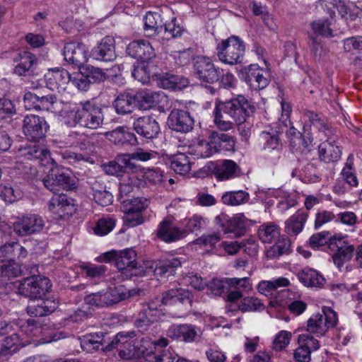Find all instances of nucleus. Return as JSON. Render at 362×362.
<instances>
[{"instance_id":"1","label":"nucleus","mask_w":362,"mask_h":362,"mask_svg":"<svg viewBox=\"0 0 362 362\" xmlns=\"http://www.w3.org/2000/svg\"><path fill=\"white\" fill-rule=\"evenodd\" d=\"M255 110L254 104L241 95L226 102L217 100L214 110V121L218 129L228 131L233 129L234 124H243Z\"/></svg>"},{"instance_id":"2","label":"nucleus","mask_w":362,"mask_h":362,"mask_svg":"<svg viewBox=\"0 0 362 362\" xmlns=\"http://www.w3.org/2000/svg\"><path fill=\"white\" fill-rule=\"evenodd\" d=\"M64 124L69 127H81L97 129L103 122L102 109L89 100L83 103L67 102L60 110Z\"/></svg>"},{"instance_id":"3","label":"nucleus","mask_w":362,"mask_h":362,"mask_svg":"<svg viewBox=\"0 0 362 362\" xmlns=\"http://www.w3.org/2000/svg\"><path fill=\"white\" fill-rule=\"evenodd\" d=\"M217 56L218 59L226 64L234 65L243 63L245 57V47L243 41L238 37L232 35L218 44Z\"/></svg>"},{"instance_id":"4","label":"nucleus","mask_w":362,"mask_h":362,"mask_svg":"<svg viewBox=\"0 0 362 362\" xmlns=\"http://www.w3.org/2000/svg\"><path fill=\"white\" fill-rule=\"evenodd\" d=\"M130 296L129 291L124 286H118L90 293L85 297L84 300L91 307L103 308L116 304Z\"/></svg>"},{"instance_id":"5","label":"nucleus","mask_w":362,"mask_h":362,"mask_svg":"<svg viewBox=\"0 0 362 362\" xmlns=\"http://www.w3.org/2000/svg\"><path fill=\"white\" fill-rule=\"evenodd\" d=\"M163 305V300L158 297L141 304L134 325L143 331L147 330L151 325L164 315Z\"/></svg>"},{"instance_id":"6","label":"nucleus","mask_w":362,"mask_h":362,"mask_svg":"<svg viewBox=\"0 0 362 362\" xmlns=\"http://www.w3.org/2000/svg\"><path fill=\"white\" fill-rule=\"evenodd\" d=\"M50 280L42 275H32L23 279L18 286V292L30 299L41 298L51 288Z\"/></svg>"},{"instance_id":"7","label":"nucleus","mask_w":362,"mask_h":362,"mask_svg":"<svg viewBox=\"0 0 362 362\" xmlns=\"http://www.w3.org/2000/svg\"><path fill=\"white\" fill-rule=\"evenodd\" d=\"M105 262H113L119 270L127 269L129 272L135 270L132 274H141V271H137L138 262H136V253L132 248L122 250H111L103 255L100 257Z\"/></svg>"},{"instance_id":"8","label":"nucleus","mask_w":362,"mask_h":362,"mask_svg":"<svg viewBox=\"0 0 362 362\" xmlns=\"http://www.w3.org/2000/svg\"><path fill=\"white\" fill-rule=\"evenodd\" d=\"M115 349H118L119 356L124 360L132 359L141 354L146 356L150 353L144 344L138 347L132 341L127 340V337L122 333L114 337L111 342L106 345L105 351H110Z\"/></svg>"},{"instance_id":"9","label":"nucleus","mask_w":362,"mask_h":362,"mask_svg":"<svg viewBox=\"0 0 362 362\" xmlns=\"http://www.w3.org/2000/svg\"><path fill=\"white\" fill-rule=\"evenodd\" d=\"M235 141L233 136L225 133L212 132L209 142H202L200 154L202 157H209L221 151H230L235 148Z\"/></svg>"},{"instance_id":"10","label":"nucleus","mask_w":362,"mask_h":362,"mask_svg":"<svg viewBox=\"0 0 362 362\" xmlns=\"http://www.w3.org/2000/svg\"><path fill=\"white\" fill-rule=\"evenodd\" d=\"M49 124L44 117L37 115H27L23 120L22 129L28 140L39 142L46 136Z\"/></svg>"},{"instance_id":"11","label":"nucleus","mask_w":362,"mask_h":362,"mask_svg":"<svg viewBox=\"0 0 362 362\" xmlns=\"http://www.w3.org/2000/svg\"><path fill=\"white\" fill-rule=\"evenodd\" d=\"M45 225V221L40 215L27 214L17 217L13 228L18 235L26 237L41 232Z\"/></svg>"},{"instance_id":"12","label":"nucleus","mask_w":362,"mask_h":362,"mask_svg":"<svg viewBox=\"0 0 362 362\" xmlns=\"http://www.w3.org/2000/svg\"><path fill=\"white\" fill-rule=\"evenodd\" d=\"M45 187L54 194L59 193L62 189L71 190L76 188L75 180L68 173L62 170L53 169L43 178Z\"/></svg>"},{"instance_id":"13","label":"nucleus","mask_w":362,"mask_h":362,"mask_svg":"<svg viewBox=\"0 0 362 362\" xmlns=\"http://www.w3.org/2000/svg\"><path fill=\"white\" fill-rule=\"evenodd\" d=\"M19 157L29 160H38L42 165H57L54 159L50 157L49 151L36 143H27L21 145L18 149Z\"/></svg>"},{"instance_id":"14","label":"nucleus","mask_w":362,"mask_h":362,"mask_svg":"<svg viewBox=\"0 0 362 362\" xmlns=\"http://www.w3.org/2000/svg\"><path fill=\"white\" fill-rule=\"evenodd\" d=\"M201 335V329L189 324L173 325L166 330L167 337L185 343L196 341Z\"/></svg>"},{"instance_id":"15","label":"nucleus","mask_w":362,"mask_h":362,"mask_svg":"<svg viewBox=\"0 0 362 362\" xmlns=\"http://www.w3.org/2000/svg\"><path fill=\"white\" fill-rule=\"evenodd\" d=\"M194 72L202 82L213 83L220 78L221 71L216 68L211 59L206 57H198L194 64Z\"/></svg>"},{"instance_id":"16","label":"nucleus","mask_w":362,"mask_h":362,"mask_svg":"<svg viewBox=\"0 0 362 362\" xmlns=\"http://www.w3.org/2000/svg\"><path fill=\"white\" fill-rule=\"evenodd\" d=\"M88 52V50L86 45L78 42L65 43L62 51L64 59L78 67L87 62Z\"/></svg>"},{"instance_id":"17","label":"nucleus","mask_w":362,"mask_h":362,"mask_svg":"<svg viewBox=\"0 0 362 362\" xmlns=\"http://www.w3.org/2000/svg\"><path fill=\"white\" fill-rule=\"evenodd\" d=\"M194 119L189 112L180 109L173 110L168 119V124L173 131L187 133L194 127Z\"/></svg>"},{"instance_id":"18","label":"nucleus","mask_w":362,"mask_h":362,"mask_svg":"<svg viewBox=\"0 0 362 362\" xmlns=\"http://www.w3.org/2000/svg\"><path fill=\"white\" fill-rule=\"evenodd\" d=\"M133 128L139 135L146 139L156 138L160 132L158 122L151 115L140 117L135 119Z\"/></svg>"},{"instance_id":"19","label":"nucleus","mask_w":362,"mask_h":362,"mask_svg":"<svg viewBox=\"0 0 362 362\" xmlns=\"http://www.w3.org/2000/svg\"><path fill=\"white\" fill-rule=\"evenodd\" d=\"M137 102L144 109L154 107L164 108L168 104V96L163 91L144 90L136 95Z\"/></svg>"},{"instance_id":"20","label":"nucleus","mask_w":362,"mask_h":362,"mask_svg":"<svg viewBox=\"0 0 362 362\" xmlns=\"http://www.w3.org/2000/svg\"><path fill=\"white\" fill-rule=\"evenodd\" d=\"M45 78L49 89L61 93L66 90L71 76L66 69L56 68L48 70L45 75Z\"/></svg>"},{"instance_id":"21","label":"nucleus","mask_w":362,"mask_h":362,"mask_svg":"<svg viewBox=\"0 0 362 362\" xmlns=\"http://www.w3.org/2000/svg\"><path fill=\"white\" fill-rule=\"evenodd\" d=\"M90 55L93 59L97 61H114L117 57L115 39L111 36L104 37L101 41L92 49Z\"/></svg>"},{"instance_id":"22","label":"nucleus","mask_w":362,"mask_h":362,"mask_svg":"<svg viewBox=\"0 0 362 362\" xmlns=\"http://www.w3.org/2000/svg\"><path fill=\"white\" fill-rule=\"evenodd\" d=\"M57 307L58 302L55 299L41 297L30 299L26 312L32 317H43L52 313Z\"/></svg>"},{"instance_id":"23","label":"nucleus","mask_w":362,"mask_h":362,"mask_svg":"<svg viewBox=\"0 0 362 362\" xmlns=\"http://www.w3.org/2000/svg\"><path fill=\"white\" fill-rule=\"evenodd\" d=\"M127 53L133 58L148 61L156 56L152 45L146 40L131 42L127 47Z\"/></svg>"},{"instance_id":"24","label":"nucleus","mask_w":362,"mask_h":362,"mask_svg":"<svg viewBox=\"0 0 362 362\" xmlns=\"http://www.w3.org/2000/svg\"><path fill=\"white\" fill-rule=\"evenodd\" d=\"M105 134L111 142L121 148L133 146L137 144L135 134L124 127H119L111 132H106Z\"/></svg>"},{"instance_id":"25","label":"nucleus","mask_w":362,"mask_h":362,"mask_svg":"<svg viewBox=\"0 0 362 362\" xmlns=\"http://www.w3.org/2000/svg\"><path fill=\"white\" fill-rule=\"evenodd\" d=\"M185 233L176 227L174 223L168 219L163 220L156 230V235L165 243H172L183 237Z\"/></svg>"},{"instance_id":"26","label":"nucleus","mask_w":362,"mask_h":362,"mask_svg":"<svg viewBox=\"0 0 362 362\" xmlns=\"http://www.w3.org/2000/svg\"><path fill=\"white\" fill-rule=\"evenodd\" d=\"M214 173L218 181L234 179L242 175L240 168L232 160H224L217 164Z\"/></svg>"},{"instance_id":"27","label":"nucleus","mask_w":362,"mask_h":362,"mask_svg":"<svg viewBox=\"0 0 362 362\" xmlns=\"http://www.w3.org/2000/svg\"><path fill=\"white\" fill-rule=\"evenodd\" d=\"M48 208L52 213L62 218L72 214L73 205L71 199L60 194L52 197L48 204Z\"/></svg>"},{"instance_id":"28","label":"nucleus","mask_w":362,"mask_h":362,"mask_svg":"<svg viewBox=\"0 0 362 362\" xmlns=\"http://www.w3.org/2000/svg\"><path fill=\"white\" fill-rule=\"evenodd\" d=\"M37 61L36 56L29 52L18 53L14 58V62L18 64L13 69V73L20 76L29 74Z\"/></svg>"},{"instance_id":"29","label":"nucleus","mask_w":362,"mask_h":362,"mask_svg":"<svg viewBox=\"0 0 362 362\" xmlns=\"http://www.w3.org/2000/svg\"><path fill=\"white\" fill-rule=\"evenodd\" d=\"M318 154L320 160L327 163H334L341 158V150L334 141L327 140L319 146Z\"/></svg>"},{"instance_id":"30","label":"nucleus","mask_w":362,"mask_h":362,"mask_svg":"<svg viewBox=\"0 0 362 362\" xmlns=\"http://www.w3.org/2000/svg\"><path fill=\"white\" fill-rule=\"evenodd\" d=\"M308 218V213L298 211L285 222V232L290 236H296L303 229Z\"/></svg>"},{"instance_id":"31","label":"nucleus","mask_w":362,"mask_h":362,"mask_svg":"<svg viewBox=\"0 0 362 362\" xmlns=\"http://www.w3.org/2000/svg\"><path fill=\"white\" fill-rule=\"evenodd\" d=\"M264 71L257 64H251L247 68L246 74L247 83L254 89L264 88L269 83V80L264 75Z\"/></svg>"},{"instance_id":"32","label":"nucleus","mask_w":362,"mask_h":362,"mask_svg":"<svg viewBox=\"0 0 362 362\" xmlns=\"http://www.w3.org/2000/svg\"><path fill=\"white\" fill-rule=\"evenodd\" d=\"M337 250L332 255V259L335 266L341 270L344 264L349 262L354 257L355 247L353 245L346 241H343L341 244L337 245Z\"/></svg>"},{"instance_id":"33","label":"nucleus","mask_w":362,"mask_h":362,"mask_svg":"<svg viewBox=\"0 0 362 362\" xmlns=\"http://www.w3.org/2000/svg\"><path fill=\"white\" fill-rule=\"evenodd\" d=\"M144 33L147 37H152L162 33L163 25L160 16L154 12H148L144 18Z\"/></svg>"},{"instance_id":"34","label":"nucleus","mask_w":362,"mask_h":362,"mask_svg":"<svg viewBox=\"0 0 362 362\" xmlns=\"http://www.w3.org/2000/svg\"><path fill=\"white\" fill-rule=\"evenodd\" d=\"M164 305H169L179 301L184 303L185 301L191 303L192 295L188 290L182 288H174L163 293L160 298Z\"/></svg>"},{"instance_id":"35","label":"nucleus","mask_w":362,"mask_h":362,"mask_svg":"<svg viewBox=\"0 0 362 362\" xmlns=\"http://www.w3.org/2000/svg\"><path fill=\"white\" fill-rule=\"evenodd\" d=\"M257 235L262 243H271L279 239L280 228L274 223H265L259 226Z\"/></svg>"},{"instance_id":"36","label":"nucleus","mask_w":362,"mask_h":362,"mask_svg":"<svg viewBox=\"0 0 362 362\" xmlns=\"http://www.w3.org/2000/svg\"><path fill=\"white\" fill-rule=\"evenodd\" d=\"M107 344L104 340L103 333L86 334L83 337L81 341L82 349L88 352L98 350L100 347L105 351V348Z\"/></svg>"},{"instance_id":"37","label":"nucleus","mask_w":362,"mask_h":362,"mask_svg":"<svg viewBox=\"0 0 362 362\" xmlns=\"http://www.w3.org/2000/svg\"><path fill=\"white\" fill-rule=\"evenodd\" d=\"M136 96L132 95L129 93L119 94L114 102V106L118 114H129L133 112Z\"/></svg>"},{"instance_id":"38","label":"nucleus","mask_w":362,"mask_h":362,"mask_svg":"<svg viewBox=\"0 0 362 362\" xmlns=\"http://www.w3.org/2000/svg\"><path fill=\"white\" fill-rule=\"evenodd\" d=\"M298 280L305 286L320 287L325 282V279L316 270L307 269L298 274Z\"/></svg>"},{"instance_id":"39","label":"nucleus","mask_w":362,"mask_h":362,"mask_svg":"<svg viewBox=\"0 0 362 362\" xmlns=\"http://www.w3.org/2000/svg\"><path fill=\"white\" fill-rule=\"evenodd\" d=\"M170 168L177 174L184 175L191 169L189 158L185 153H178L170 158Z\"/></svg>"},{"instance_id":"40","label":"nucleus","mask_w":362,"mask_h":362,"mask_svg":"<svg viewBox=\"0 0 362 362\" xmlns=\"http://www.w3.org/2000/svg\"><path fill=\"white\" fill-rule=\"evenodd\" d=\"M307 331L310 334H316L317 337L324 336L328 331L324 315L317 313L310 317L307 322Z\"/></svg>"},{"instance_id":"41","label":"nucleus","mask_w":362,"mask_h":362,"mask_svg":"<svg viewBox=\"0 0 362 362\" xmlns=\"http://www.w3.org/2000/svg\"><path fill=\"white\" fill-rule=\"evenodd\" d=\"M181 261L178 258H172L159 262L154 271L156 274L168 277L174 275L175 270L181 267Z\"/></svg>"},{"instance_id":"42","label":"nucleus","mask_w":362,"mask_h":362,"mask_svg":"<svg viewBox=\"0 0 362 362\" xmlns=\"http://www.w3.org/2000/svg\"><path fill=\"white\" fill-rule=\"evenodd\" d=\"M250 195L247 192L239 190L227 192L221 197L223 204L230 206H238L248 202Z\"/></svg>"},{"instance_id":"43","label":"nucleus","mask_w":362,"mask_h":362,"mask_svg":"<svg viewBox=\"0 0 362 362\" xmlns=\"http://www.w3.org/2000/svg\"><path fill=\"white\" fill-rule=\"evenodd\" d=\"M261 139L264 141V149L267 151H275L278 155L280 153L281 144H280L279 135L276 132H262Z\"/></svg>"},{"instance_id":"44","label":"nucleus","mask_w":362,"mask_h":362,"mask_svg":"<svg viewBox=\"0 0 362 362\" xmlns=\"http://www.w3.org/2000/svg\"><path fill=\"white\" fill-rule=\"evenodd\" d=\"M288 284L289 281L284 277L274 281H262L258 284V291L265 296L272 295L277 288L287 286Z\"/></svg>"},{"instance_id":"45","label":"nucleus","mask_w":362,"mask_h":362,"mask_svg":"<svg viewBox=\"0 0 362 362\" xmlns=\"http://www.w3.org/2000/svg\"><path fill=\"white\" fill-rule=\"evenodd\" d=\"M214 222L224 233H229L239 226L240 219L239 218H230L227 214L221 213L215 217Z\"/></svg>"},{"instance_id":"46","label":"nucleus","mask_w":362,"mask_h":362,"mask_svg":"<svg viewBox=\"0 0 362 362\" xmlns=\"http://www.w3.org/2000/svg\"><path fill=\"white\" fill-rule=\"evenodd\" d=\"M148 206V201L144 198H134L123 202L122 207L125 213L142 214Z\"/></svg>"},{"instance_id":"47","label":"nucleus","mask_w":362,"mask_h":362,"mask_svg":"<svg viewBox=\"0 0 362 362\" xmlns=\"http://www.w3.org/2000/svg\"><path fill=\"white\" fill-rule=\"evenodd\" d=\"M249 8L255 16H261L264 24L271 30L275 29V24L273 19L270 17L267 8L261 3L252 1L249 4Z\"/></svg>"},{"instance_id":"48","label":"nucleus","mask_w":362,"mask_h":362,"mask_svg":"<svg viewBox=\"0 0 362 362\" xmlns=\"http://www.w3.org/2000/svg\"><path fill=\"white\" fill-rule=\"evenodd\" d=\"M290 247V241L287 238L278 239L276 243L267 250L266 255L269 259L278 258L281 255L288 253Z\"/></svg>"},{"instance_id":"49","label":"nucleus","mask_w":362,"mask_h":362,"mask_svg":"<svg viewBox=\"0 0 362 362\" xmlns=\"http://www.w3.org/2000/svg\"><path fill=\"white\" fill-rule=\"evenodd\" d=\"M116 222L117 219L114 217H102L98 221L96 226L93 228V231L98 235H105L113 230Z\"/></svg>"},{"instance_id":"50","label":"nucleus","mask_w":362,"mask_h":362,"mask_svg":"<svg viewBox=\"0 0 362 362\" xmlns=\"http://www.w3.org/2000/svg\"><path fill=\"white\" fill-rule=\"evenodd\" d=\"M18 332L21 334V338L23 335L31 338L39 336L42 333V328L35 320L30 319L20 326Z\"/></svg>"},{"instance_id":"51","label":"nucleus","mask_w":362,"mask_h":362,"mask_svg":"<svg viewBox=\"0 0 362 362\" xmlns=\"http://www.w3.org/2000/svg\"><path fill=\"white\" fill-rule=\"evenodd\" d=\"M238 308L239 310L243 313L262 311L264 309L263 303L255 297H246L243 298Z\"/></svg>"},{"instance_id":"52","label":"nucleus","mask_w":362,"mask_h":362,"mask_svg":"<svg viewBox=\"0 0 362 362\" xmlns=\"http://www.w3.org/2000/svg\"><path fill=\"white\" fill-rule=\"evenodd\" d=\"M353 156L350 155L346 160V165L341 171L343 180L346 182L350 187L358 186V179L353 170Z\"/></svg>"},{"instance_id":"53","label":"nucleus","mask_w":362,"mask_h":362,"mask_svg":"<svg viewBox=\"0 0 362 362\" xmlns=\"http://www.w3.org/2000/svg\"><path fill=\"white\" fill-rule=\"evenodd\" d=\"M311 140L309 137L305 135H301L300 137L295 138L293 141H291V146L293 150L300 154H307L310 151V145Z\"/></svg>"},{"instance_id":"54","label":"nucleus","mask_w":362,"mask_h":362,"mask_svg":"<svg viewBox=\"0 0 362 362\" xmlns=\"http://www.w3.org/2000/svg\"><path fill=\"white\" fill-rule=\"evenodd\" d=\"M163 30L164 31L163 37L169 40L180 37L184 30L180 25L176 23V18H174L170 22L163 25Z\"/></svg>"},{"instance_id":"55","label":"nucleus","mask_w":362,"mask_h":362,"mask_svg":"<svg viewBox=\"0 0 362 362\" xmlns=\"http://www.w3.org/2000/svg\"><path fill=\"white\" fill-rule=\"evenodd\" d=\"M291 336L292 334L290 332L280 331L274 339L272 348L276 351H281L285 349L289 344Z\"/></svg>"},{"instance_id":"56","label":"nucleus","mask_w":362,"mask_h":362,"mask_svg":"<svg viewBox=\"0 0 362 362\" xmlns=\"http://www.w3.org/2000/svg\"><path fill=\"white\" fill-rule=\"evenodd\" d=\"M315 33L322 37H332V30L330 28L329 22L327 20H317L311 24Z\"/></svg>"},{"instance_id":"57","label":"nucleus","mask_w":362,"mask_h":362,"mask_svg":"<svg viewBox=\"0 0 362 362\" xmlns=\"http://www.w3.org/2000/svg\"><path fill=\"white\" fill-rule=\"evenodd\" d=\"M226 283L230 288H233L234 290H239L242 292L243 291H249L252 288V285L248 277L227 278L226 279Z\"/></svg>"},{"instance_id":"58","label":"nucleus","mask_w":362,"mask_h":362,"mask_svg":"<svg viewBox=\"0 0 362 362\" xmlns=\"http://www.w3.org/2000/svg\"><path fill=\"white\" fill-rule=\"evenodd\" d=\"M298 343L300 346L308 349L310 352L320 348V343L317 339L310 333L301 334L298 336Z\"/></svg>"},{"instance_id":"59","label":"nucleus","mask_w":362,"mask_h":362,"mask_svg":"<svg viewBox=\"0 0 362 362\" xmlns=\"http://www.w3.org/2000/svg\"><path fill=\"white\" fill-rule=\"evenodd\" d=\"M0 196L5 202L12 203L21 196L19 190L13 189L9 184L0 185Z\"/></svg>"},{"instance_id":"60","label":"nucleus","mask_w":362,"mask_h":362,"mask_svg":"<svg viewBox=\"0 0 362 362\" xmlns=\"http://www.w3.org/2000/svg\"><path fill=\"white\" fill-rule=\"evenodd\" d=\"M335 215L333 212L322 210L318 211L315 214V220L314 223V228L315 230L320 228L323 225L331 222L335 219Z\"/></svg>"},{"instance_id":"61","label":"nucleus","mask_w":362,"mask_h":362,"mask_svg":"<svg viewBox=\"0 0 362 362\" xmlns=\"http://www.w3.org/2000/svg\"><path fill=\"white\" fill-rule=\"evenodd\" d=\"M102 168L104 172L110 175L122 176L126 172V167L115 160L103 164Z\"/></svg>"},{"instance_id":"62","label":"nucleus","mask_w":362,"mask_h":362,"mask_svg":"<svg viewBox=\"0 0 362 362\" xmlns=\"http://www.w3.org/2000/svg\"><path fill=\"white\" fill-rule=\"evenodd\" d=\"M184 279L186 284H188L194 289L198 291L203 290L206 286V281H204L197 274H194L193 272L187 274L184 277Z\"/></svg>"},{"instance_id":"63","label":"nucleus","mask_w":362,"mask_h":362,"mask_svg":"<svg viewBox=\"0 0 362 362\" xmlns=\"http://www.w3.org/2000/svg\"><path fill=\"white\" fill-rule=\"evenodd\" d=\"M193 55V52L191 49H184L182 51L175 52L172 55L175 63L178 66H185L188 64Z\"/></svg>"},{"instance_id":"64","label":"nucleus","mask_w":362,"mask_h":362,"mask_svg":"<svg viewBox=\"0 0 362 362\" xmlns=\"http://www.w3.org/2000/svg\"><path fill=\"white\" fill-rule=\"evenodd\" d=\"M144 178L148 183L158 185L163 181V173L158 168H148L144 173Z\"/></svg>"}]
</instances>
